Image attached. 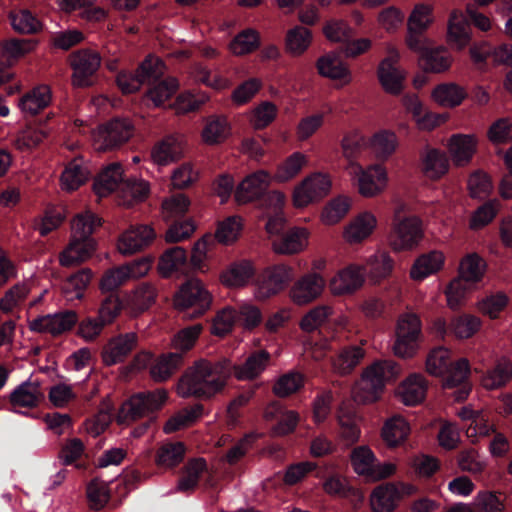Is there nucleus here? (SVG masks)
Segmentation results:
<instances>
[{"label":"nucleus","instance_id":"nucleus-1","mask_svg":"<svg viewBox=\"0 0 512 512\" xmlns=\"http://www.w3.org/2000/svg\"><path fill=\"white\" fill-rule=\"evenodd\" d=\"M231 375L232 362L229 359L215 362L201 359L180 378L177 391L181 397L210 399L224 390Z\"/></svg>","mask_w":512,"mask_h":512},{"label":"nucleus","instance_id":"nucleus-2","mask_svg":"<svg viewBox=\"0 0 512 512\" xmlns=\"http://www.w3.org/2000/svg\"><path fill=\"white\" fill-rule=\"evenodd\" d=\"M400 373L398 365L392 360L375 361L366 367L352 389V397L359 404H371L378 401L385 384Z\"/></svg>","mask_w":512,"mask_h":512},{"label":"nucleus","instance_id":"nucleus-3","mask_svg":"<svg viewBox=\"0 0 512 512\" xmlns=\"http://www.w3.org/2000/svg\"><path fill=\"white\" fill-rule=\"evenodd\" d=\"M424 237L422 221L415 215L395 217L388 236V245L394 252L417 248Z\"/></svg>","mask_w":512,"mask_h":512},{"label":"nucleus","instance_id":"nucleus-4","mask_svg":"<svg viewBox=\"0 0 512 512\" xmlns=\"http://www.w3.org/2000/svg\"><path fill=\"white\" fill-rule=\"evenodd\" d=\"M332 190L331 176L323 172H314L304 177L292 191V203L296 208H305L319 203Z\"/></svg>","mask_w":512,"mask_h":512},{"label":"nucleus","instance_id":"nucleus-5","mask_svg":"<svg viewBox=\"0 0 512 512\" xmlns=\"http://www.w3.org/2000/svg\"><path fill=\"white\" fill-rule=\"evenodd\" d=\"M166 399L167 392L164 389L135 394L121 405L116 418L117 423L129 425L147 414L160 409Z\"/></svg>","mask_w":512,"mask_h":512},{"label":"nucleus","instance_id":"nucleus-6","mask_svg":"<svg viewBox=\"0 0 512 512\" xmlns=\"http://www.w3.org/2000/svg\"><path fill=\"white\" fill-rule=\"evenodd\" d=\"M348 172L356 181L359 194L365 198H374L382 194L388 186V173L381 164H371L363 167L351 162Z\"/></svg>","mask_w":512,"mask_h":512},{"label":"nucleus","instance_id":"nucleus-7","mask_svg":"<svg viewBox=\"0 0 512 512\" xmlns=\"http://www.w3.org/2000/svg\"><path fill=\"white\" fill-rule=\"evenodd\" d=\"M175 306L181 311L191 309L185 317L195 318L203 315L211 306L212 296L198 278H192L183 284L175 296Z\"/></svg>","mask_w":512,"mask_h":512},{"label":"nucleus","instance_id":"nucleus-8","mask_svg":"<svg viewBox=\"0 0 512 512\" xmlns=\"http://www.w3.org/2000/svg\"><path fill=\"white\" fill-rule=\"evenodd\" d=\"M294 278V269L278 264L265 269L259 276L254 290L258 300H266L284 291Z\"/></svg>","mask_w":512,"mask_h":512},{"label":"nucleus","instance_id":"nucleus-9","mask_svg":"<svg viewBox=\"0 0 512 512\" xmlns=\"http://www.w3.org/2000/svg\"><path fill=\"white\" fill-rule=\"evenodd\" d=\"M132 133L133 127L129 120L114 119L93 131V147L99 152L112 150L128 141Z\"/></svg>","mask_w":512,"mask_h":512},{"label":"nucleus","instance_id":"nucleus-10","mask_svg":"<svg viewBox=\"0 0 512 512\" xmlns=\"http://www.w3.org/2000/svg\"><path fill=\"white\" fill-rule=\"evenodd\" d=\"M399 61L400 52L395 46L388 44L386 56L378 65L377 77L384 91L392 95L402 92L406 78V72L398 66Z\"/></svg>","mask_w":512,"mask_h":512},{"label":"nucleus","instance_id":"nucleus-11","mask_svg":"<svg viewBox=\"0 0 512 512\" xmlns=\"http://www.w3.org/2000/svg\"><path fill=\"white\" fill-rule=\"evenodd\" d=\"M416 487L404 482H386L374 488L371 507L374 512H392L405 496L413 495Z\"/></svg>","mask_w":512,"mask_h":512},{"label":"nucleus","instance_id":"nucleus-12","mask_svg":"<svg viewBox=\"0 0 512 512\" xmlns=\"http://www.w3.org/2000/svg\"><path fill=\"white\" fill-rule=\"evenodd\" d=\"M377 227L376 215L369 210L361 211L344 225L342 239L350 246L361 245L372 237Z\"/></svg>","mask_w":512,"mask_h":512},{"label":"nucleus","instance_id":"nucleus-13","mask_svg":"<svg viewBox=\"0 0 512 512\" xmlns=\"http://www.w3.org/2000/svg\"><path fill=\"white\" fill-rule=\"evenodd\" d=\"M325 287L326 281L320 273L308 272L293 283L289 298L294 304L305 306L320 298Z\"/></svg>","mask_w":512,"mask_h":512},{"label":"nucleus","instance_id":"nucleus-14","mask_svg":"<svg viewBox=\"0 0 512 512\" xmlns=\"http://www.w3.org/2000/svg\"><path fill=\"white\" fill-rule=\"evenodd\" d=\"M69 63L73 69V85L87 87L92 84L91 78L101 65V56L96 51L82 49L69 56Z\"/></svg>","mask_w":512,"mask_h":512},{"label":"nucleus","instance_id":"nucleus-15","mask_svg":"<svg viewBox=\"0 0 512 512\" xmlns=\"http://www.w3.org/2000/svg\"><path fill=\"white\" fill-rule=\"evenodd\" d=\"M77 321L78 315L75 311L65 310L37 317L29 322V328L34 332L58 336L70 331Z\"/></svg>","mask_w":512,"mask_h":512},{"label":"nucleus","instance_id":"nucleus-16","mask_svg":"<svg viewBox=\"0 0 512 512\" xmlns=\"http://www.w3.org/2000/svg\"><path fill=\"white\" fill-rule=\"evenodd\" d=\"M185 153V138L182 134L174 133L165 136L154 144L150 157L154 164L167 166L183 158Z\"/></svg>","mask_w":512,"mask_h":512},{"label":"nucleus","instance_id":"nucleus-17","mask_svg":"<svg viewBox=\"0 0 512 512\" xmlns=\"http://www.w3.org/2000/svg\"><path fill=\"white\" fill-rule=\"evenodd\" d=\"M472 40V31L466 14L460 9L450 11L447 20L446 43L454 50H464Z\"/></svg>","mask_w":512,"mask_h":512},{"label":"nucleus","instance_id":"nucleus-18","mask_svg":"<svg viewBox=\"0 0 512 512\" xmlns=\"http://www.w3.org/2000/svg\"><path fill=\"white\" fill-rule=\"evenodd\" d=\"M351 463L355 472L374 479H383L395 472V466L391 463L381 464L377 461L372 450H351Z\"/></svg>","mask_w":512,"mask_h":512},{"label":"nucleus","instance_id":"nucleus-19","mask_svg":"<svg viewBox=\"0 0 512 512\" xmlns=\"http://www.w3.org/2000/svg\"><path fill=\"white\" fill-rule=\"evenodd\" d=\"M272 181V176L265 170H258L246 176L236 187L235 201L247 204L260 198Z\"/></svg>","mask_w":512,"mask_h":512},{"label":"nucleus","instance_id":"nucleus-20","mask_svg":"<svg viewBox=\"0 0 512 512\" xmlns=\"http://www.w3.org/2000/svg\"><path fill=\"white\" fill-rule=\"evenodd\" d=\"M364 267L351 264L340 269L329 281V290L334 296L349 295L364 283Z\"/></svg>","mask_w":512,"mask_h":512},{"label":"nucleus","instance_id":"nucleus-21","mask_svg":"<svg viewBox=\"0 0 512 512\" xmlns=\"http://www.w3.org/2000/svg\"><path fill=\"white\" fill-rule=\"evenodd\" d=\"M138 336L134 332L119 334L108 340L102 349V361L107 366L123 362L136 348Z\"/></svg>","mask_w":512,"mask_h":512},{"label":"nucleus","instance_id":"nucleus-22","mask_svg":"<svg viewBox=\"0 0 512 512\" xmlns=\"http://www.w3.org/2000/svg\"><path fill=\"white\" fill-rule=\"evenodd\" d=\"M316 68L319 75L336 82L339 87L347 86L353 81V74L348 64L336 54L330 53L319 57Z\"/></svg>","mask_w":512,"mask_h":512},{"label":"nucleus","instance_id":"nucleus-23","mask_svg":"<svg viewBox=\"0 0 512 512\" xmlns=\"http://www.w3.org/2000/svg\"><path fill=\"white\" fill-rule=\"evenodd\" d=\"M478 139L474 134H453L447 142L449 157L456 167L467 166L477 151Z\"/></svg>","mask_w":512,"mask_h":512},{"label":"nucleus","instance_id":"nucleus-24","mask_svg":"<svg viewBox=\"0 0 512 512\" xmlns=\"http://www.w3.org/2000/svg\"><path fill=\"white\" fill-rule=\"evenodd\" d=\"M155 238L156 233L151 226H133L119 238L118 250L122 255H132L150 245Z\"/></svg>","mask_w":512,"mask_h":512},{"label":"nucleus","instance_id":"nucleus-25","mask_svg":"<svg viewBox=\"0 0 512 512\" xmlns=\"http://www.w3.org/2000/svg\"><path fill=\"white\" fill-rule=\"evenodd\" d=\"M96 251L94 239L70 238L68 245L59 254V263L63 267H76L89 260Z\"/></svg>","mask_w":512,"mask_h":512},{"label":"nucleus","instance_id":"nucleus-26","mask_svg":"<svg viewBox=\"0 0 512 512\" xmlns=\"http://www.w3.org/2000/svg\"><path fill=\"white\" fill-rule=\"evenodd\" d=\"M214 473L204 458L191 459L184 466L183 475L178 481V490L181 492L194 490L201 478H205L207 484H211Z\"/></svg>","mask_w":512,"mask_h":512},{"label":"nucleus","instance_id":"nucleus-27","mask_svg":"<svg viewBox=\"0 0 512 512\" xmlns=\"http://www.w3.org/2000/svg\"><path fill=\"white\" fill-rule=\"evenodd\" d=\"M309 231L306 228H293L272 242V249L281 255H292L308 246Z\"/></svg>","mask_w":512,"mask_h":512},{"label":"nucleus","instance_id":"nucleus-28","mask_svg":"<svg viewBox=\"0 0 512 512\" xmlns=\"http://www.w3.org/2000/svg\"><path fill=\"white\" fill-rule=\"evenodd\" d=\"M231 135V125L223 115H211L204 119L201 140L208 146L225 142Z\"/></svg>","mask_w":512,"mask_h":512},{"label":"nucleus","instance_id":"nucleus-29","mask_svg":"<svg viewBox=\"0 0 512 512\" xmlns=\"http://www.w3.org/2000/svg\"><path fill=\"white\" fill-rule=\"evenodd\" d=\"M255 267L249 260H240L230 264L219 276L220 282L229 288L246 286L255 275Z\"/></svg>","mask_w":512,"mask_h":512},{"label":"nucleus","instance_id":"nucleus-30","mask_svg":"<svg viewBox=\"0 0 512 512\" xmlns=\"http://www.w3.org/2000/svg\"><path fill=\"white\" fill-rule=\"evenodd\" d=\"M123 182V168L119 163L105 167L96 177L93 189L98 197H106L116 192Z\"/></svg>","mask_w":512,"mask_h":512},{"label":"nucleus","instance_id":"nucleus-31","mask_svg":"<svg viewBox=\"0 0 512 512\" xmlns=\"http://www.w3.org/2000/svg\"><path fill=\"white\" fill-rule=\"evenodd\" d=\"M51 99L49 86L39 85L19 99L18 107L25 116H35L50 104Z\"/></svg>","mask_w":512,"mask_h":512},{"label":"nucleus","instance_id":"nucleus-32","mask_svg":"<svg viewBox=\"0 0 512 512\" xmlns=\"http://www.w3.org/2000/svg\"><path fill=\"white\" fill-rule=\"evenodd\" d=\"M422 171L431 180H438L449 170V159L445 152L427 147L421 153Z\"/></svg>","mask_w":512,"mask_h":512},{"label":"nucleus","instance_id":"nucleus-33","mask_svg":"<svg viewBox=\"0 0 512 512\" xmlns=\"http://www.w3.org/2000/svg\"><path fill=\"white\" fill-rule=\"evenodd\" d=\"M427 392V382L420 374L407 377L397 388V395L401 402L407 406L421 403Z\"/></svg>","mask_w":512,"mask_h":512},{"label":"nucleus","instance_id":"nucleus-34","mask_svg":"<svg viewBox=\"0 0 512 512\" xmlns=\"http://www.w3.org/2000/svg\"><path fill=\"white\" fill-rule=\"evenodd\" d=\"M445 262L441 251L433 250L419 256L410 269V277L415 281H422L428 276L439 272Z\"/></svg>","mask_w":512,"mask_h":512},{"label":"nucleus","instance_id":"nucleus-35","mask_svg":"<svg viewBox=\"0 0 512 512\" xmlns=\"http://www.w3.org/2000/svg\"><path fill=\"white\" fill-rule=\"evenodd\" d=\"M44 399L39 382L26 381L18 385L10 394L9 400L14 407L34 408Z\"/></svg>","mask_w":512,"mask_h":512},{"label":"nucleus","instance_id":"nucleus-36","mask_svg":"<svg viewBox=\"0 0 512 512\" xmlns=\"http://www.w3.org/2000/svg\"><path fill=\"white\" fill-rule=\"evenodd\" d=\"M467 96L468 93L465 87L455 82L439 84L431 91L432 100L438 105L446 108H455L460 106Z\"/></svg>","mask_w":512,"mask_h":512},{"label":"nucleus","instance_id":"nucleus-37","mask_svg":"<svg viewBox=\"0 0 512 512\" xmlns=\"http://www.w3.org/2000/svg\"><path fill=\"white\" fill-rule=\"evenodd\" d=\"M270 354L265 351L252 353L242 365L232 364V373L241 381L257 378L268 366Z\"/></svg>","mask_w":512,"mask_h":512},{"label":"nucleus","instance_id":"nucleus-38","mask_svg":"<svg viewBox=\"0 0 512 512\" xmlns=\"http://www.w3.org/2000/svg\"><path fill=\"white\" fill-rule=\"evenodd\" d=\"M365 357V350L357 345L342 348L332 359V370L339 376L349 375Z\"/></svg>","mask_w":512,"mask_h":512},{"label":"nucleus","instance_id":"nucleus-39","mask_svg":"<svg viewBox=\"0 0 512 512\" xmlns=\"http://www.w3.org/2000/svg\"><path fill=\"white\" fill-rule=\"evenodd\" d=\"M352 203V198L347 195H338L330 199L321 210L320 221L325 226L337 225L348 215Z\"/></svg>","mask_w":512,"mask_h":512},{"label":"nucleus","instance_id":"nucleus-40","mask_svg":"<svg viewBox=\"0 0 512 512\" xmlns=\"http://www.w3.org/2000/svg\"><path fill=\"white\" fill-rule=\"evenodd\" d=\"M187 253L184 248L176 246L167 249L159 258L157 271L163 278L182 273L186 267Z\"/></svg>","mask_w":512,"mask_h":512},{"label":"nucleus","instance_id":"nucleus-41","mask_svg":"<svg viewBox=\"0 0 512 512\" xmlns=\"http://www.w3.org/2000/svg\"><path fill=\"white\" fill-rule=\"evenodd\" d=\"M90 171L81 157H75L61 174V188L71 192L77 190L89 178Z\"/></svg>","mask_w":512,"mask_h":512},{"label":"nucleus","instance_id":"nucleus-42","mask_svg":"<svg viewBox=\"0 0 512 512\" xmlns=\"http://www.w3.org/2000/svg\"><path fill=\"white\" fill-rule=\"evenodd\" d=\"M150 192L149 183L145 180L123 181L117 190V201L119 205L130 207L147 198Z\"/></svg>","mask_w":512,"mask_h":512},{"label":"nucleus","instance_id":"nucleus-43","mask_svg":"<svg viewBox=\"0 0 512 512\" xmlns=\"http://www.w3.org/2000/svg\"><path fill=\"white\" fill-rule=\"evenodd\" d=\"M368 146L376 159L385 161L397 150L398 137L391 130H381L371 136Z\"/></svg>","mask_w":512,"mask_h":512},{"label":"nucleus","instance_id":"nucleus-44","mask_svg":"<svg viewBox=\"0 0 512 512\" xmlns=\"http://www.w3.org/2000/svg\"><path fill=\"white\" fill-rule=\"evenodd\" d=\"M410 434V425L402 416H393L386 420L382 428V438L390 447L402 446Z\"/></svg>","mask_w":512,"mask_h":512},{"label":"nucleus","instance_id":"nucleus-45","mask_svg":"<svg viewBox=\"0 0 512 512\" xmlns=\"http://www.w3.org/2000/svg\"><path fill=\"white\" fill-rule=\"evenodd\" d=\"M453 62L451 54L443 46L427 49L419 57V63L424 71L431 73H443L447 71Z\"/></svg>","mask_w":512,"mask_h":512},{"label":"nucleus","instance_id":"nucleus-46","mask_svg":"<svg viewBox=\"0 0 512 512\" xmlns=\"http://www.w3.org/2000/svg\"><path fill=\"white\" fill-rule=\"evenodd\" d=\"M308 163L307 156L302 152H294L278 164L274 179L278 183H286L296 178Z\"/></svg>","mask_w":512,"mask_h":512},{"label":"nucleus","instance_id":"nucleus-47","mask_svg":"<svg viewBox=\"0 0 512 512\" xmlns=\"http://www.w3.org/2000/svg\"><path fill=\"white\" fill-rule=\"evenodd\" d=\"M365 267L370 279L379 282L392 274L394 260L387 251L378 250L367 258Z\"/></svg>","mask_w":512,"mask_h":512},{"label":"nucleus","instance_id":"nucleus-48","mask_svg":"<svg viewBox=\"0 0 512 512\" xmlns=\"http://www.w3.org/2000/svg\"><path fill=\"white\" fill-rule=\"evenodd\" d=\"M487 269L485 260L477 253L467 254L459 264L458 278L469 284L480 282Z\"/></svg>","mask_w":512,"mask_h":512},{"label":"nucleus","instance_id":"nucleus-49","mask_svg":"<svg viewBox=\"0 0 512 512\" xmlns=\"http://www.w3.org/2000/svg\"><path fill=\"white\" fill-rule=\"evenodd\" d=\"M157 298L156 287L143 282L126 295V304L136 312H143L153 305Z\"/></svg>","mask_w":512,"mask_h":512},{"label":"nucleus","instance_id":"nucleus-50","mask_svg":"<svg viewBox=\"0 0 512 512\" xmlns=\"http://www.w3.org/2000/svg\"><path fill=\"white\" fill-rule=\"evenodd\" d=\"M312 43V32L300 25L289 29L285 36L286 51L295 57L304 54Z\"/></svg>","mask_w":512,"mask_h":512},{"label":"nucleus","instance_id":"nucleus-51","mask_svg":"<svg viewBox=\"0 0 512 512\" xmlns=\"http://www.w3.org/2000/svg\"><path fill=\"white\" fill-rule=\"evenodd\" d=\"M480 318L471 314H461L449 322V333L458 340L473 337L481 328Z\"/></svg>","mask_w":512,"mask_h":512},{"label":"nucleus","instance_id":"nucleus-52","mask_svg":"<svg viewBox=\"0 0 512 512\" xmlns=\"http://www.w3.org/2000/svg\"><path fill=\"white\" fill-rule=\"evenodd\" d=\"M512 379V361L502 359L482 377L485 389L494 390L506 385Z\"/></svg>","mask_w":512,"mask_h":512},{"label":"nucleus","instance_id":"nucleus-53","mask_svg":"<svg viewBox=\"0 0 512 512\" xmlns=\"http://www.w3.org/2000/svg\"><path fill=\"white\" fill-rule=\"evenodd\" d=\"M182 356L179 353H169L160 356L150 368V375L156 382L170 378L180 367Z\"/></svg>","mask_w":512,"mask_h":512},{"label":"nucleus","instance_id":"nucleus-54","mask_svg":"<svg viewBox=\"0 0 512 512\" xmlns=\"http://www.w3.org/2000/svg\"><path fill=\"white\" fill-rule=\"evenodd\" d=\"M202 413V405L184 408L166 421L163 430L165 433H173L187 428L194 424L202 416Z\"/></svg>","mask_w":512,"mask_h":512},{"label":"nucleus","instance_id":"nucleus-55","mask_svg":"<svg viewBox=\"0 0 512 512\" xmlns=\"http://www.w3.org/2000/svg\"><path fill=\"white\" fill-rule=\"evenodd\" d=\"M337 418L340 427V436L347 444H354L360 436L359 417L352 409L341 407L338 411Z\"/></svg>","mask_w":512,"mask_h":512},{"label":"nucleus","instance_id":"nucleus-56","mask_svg":"<svg viewBox=\"0 0 512 512\" xmlns=\"http://www.w3.org/2000/svg\"><path fill=\"white\" fill-rule=\"evenodd\" d=\"M435 22L434 7L428 3H417L407 18V27L426 32Z\"/></svg>","mask_w":512,"mask_h":512},{"label":"nucleus","instance_id":"nucleus-57","mask_svg":"<svg viewBox=\"0 0 512 512\" xmlns=\"http://www.w3.org/2000/svg\"><path fill=\"white\" fill-rule=\"evenodd\" d=\"M11 25L21 34H36L42 30V23L27 9L11 11L9 14Z\"/></svg>","mask_w":512,"mask_h":512},{"label":"nucleus","instance_id":"nucleus-58","mask_svg":"<svg viewBox=\"0 0 512 512\" xmlns=\"http://www.w3.org/2000/svg\"><path fill=\"white\" fill-rule=\"evenodd\" d=\"M333 313L331 305H317L303 315L299 323L300 328L305 332H313L324 325Z\"/></svg>","mask_w":512,"mask_h":512},{"label":"nucleus","instance_id":"nucleus-59","mask_svg":"<svg viewBox=\"0 0 512 512\" xmlns=\"http://www.w3.org/2000/svg\"><path fill=\"white\" fill-rule=\"evenodd\" d=\"M86 495L89 507L97 511L104 508L111 497L108 483L97 477L87 484Z\"/></svg>","mask_w":512,"mask_h":512},{"label":"nucleus","instance_id":"nucleus-60","mask_svg":"<svg viewBox=\"0 0 512 512\" xmlns=\"http://www.w3.org/2000/svg\"><path fill=\"white\" fill-rule=\"evenodd\" d=\"M93 273L89 268H84L71 275L65 285L64 293L68 300L82 299L85 289L91 282Z\"/></svg>","mask_w":512,"mask_h":512},{"label":"nucleus","instance_id":"nucleus-61","mask_svg":"<svg viewBox=\"0 0 512 512\" xmlns=\"http://www.w3.org/2000/svg\"><path fill=\"white\" fill-rule=\"evenodd\" d=\"M179 83L176 78L168 77L161 81L153 83L147 92V97L154 106L159 107L168 101L178 90Z\"/></svg>","mask_w":512,"mask_h":512},{"label":"nucleus","instance_id":"nucleus-62","mask_svg":"<svg viewBox=\"0 0 512 512\" xmlns=\"http://www.w3.org/2000/svg\"><path fill=\"white\" fill-rule=\"evenodd\" d=\"M277 113L278 108L274 103L261 102L250 111L249 123L256 130L264 129L275 120Z\"/></svg>","mask_w":512,"mask_h":512},{"label":"nucleus","instance_id":"nucleus-63","mask_svg":"<svg viewBox=\"0 0 512 512\" xmlns=\"http://www.w3.org/2000/svg\"><path fill=\"white\" fill-rule=\"evenodd\" d=\"M259 44V33L254 29H246L234 37L229 49L234 55L241 56L253 52Z\"/></svg>","mask_w":512,"mask_h":512},{"label":"nucleus","instance_id":"nucleus-64","mask_svg":"<svg viewBox=\"0 0 512 512\" xmlns=\"http://www.w3.org/2000/svg\"><path fill=\"white\" fill-rule=\"evenodd\" d=\"M451 352L445 347L433 349L426 359V370L434 376H443L451 366Z\"/></svg>","mask_w":512,"mask_h":512}]
</instances>
